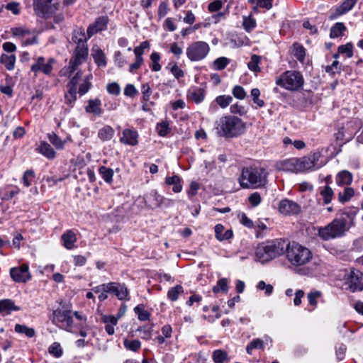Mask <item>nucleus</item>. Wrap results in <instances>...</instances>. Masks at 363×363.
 <instances>
[{
	"mask_svg": "<svg viewBox=\"0 0 363 363\" xmlns=\"http://www.w3.org/2000/svg\"><path fill=\"white\" fill-rule=\"evenodd\" d=\"M99 174L101 175L104 181L108 184L112 182L113 171L112 169L102 166L99 168Z\"/></svg>",
	"mask_w": 363,
	"mask_h": 363,
	"instance_id": "obj_41",
	"label": "nucleus"
},
{
	"mask_svg": "<svg viewBox=\"0 0 363 363\" xmlns=\"http://www.w3.org/2000/svg\"><path fill=\"white\" fill-rule=\"evenodd\" d=\"M242 25L247 31H250L255 28L256 21L251 17V16H249L247 17H244Z\"/></svg>",
	"mask_w": 363,
	"mask_h": 363,
	"instance_id": "obj_58",
	"label": "nucleus"
},
{
	"mask_svg": "<svg viewBox=\"0 0 363 363\" xmlns=\"http://www.w3.org/2000/svg\"><path fill=\"white\" fill-rule=\"evenodd\" d=\"M232 92L235 98L240 100L244 99L246 96V92L245 91L244 89L239 85L234 86Z\"/></svg>",
	"mask_w": 363,
	"mask_h": 363,
	"instance_id": "obj_63",
	"label": "nucleus"
},
{
	"mask_svg": "<svg viewBox=\"0 0 363 363\" xmlns=\"http://www.w3.org/2000/svg\"><path fill=\"white\" fill-rule=\"evenodd\" d=\"M206 96V91L202 88L194 87L188 92V96L196 104L203 101Z\"/></svg>",
	"mask_w": 363,
	"mask_h": 363,
	"instance_id": "obj_25",
	"label": "nucleus"
},
{
	"mask_svg": "<svg viewBox=\"0 0 363 363\" xmlns=\"http://www.w3.org/2000/svg\"><path fill=\"white\" fill-rule=\"evenodd\" d=\"M63 245L65 248L71 250L74 248V244L77 242L76 234L71 230L65 232L61 237Z\"/></svg>",
	"mask_w": 363,
	"mask_h": 363,
	"instance_id": "obj_23",
	"label": "nucleus"
},
{
	"mask_svg": "<svg viewBox=\"0 0 363 363\" xmlns=\"http://www.w3.org/2000/svg\"><path fill=\"white\" fill-rule=\"evenodd\" d=\"M349 230L347 222L344 218H337L327 225L318 229V236L324 240H329L345 235Z\"/></svg>",
	"mask_w": 363,
	"mask_h": 363,
	"instance_id": "obj_4",
	"label": "nucleus"
},
{
	"mask_svg": "<svg viewBox=\"0 0 363 363\" xmlns=\"http://www.w3.org/2000/svg\"><path fill=\"white\" fill-rule=\"evenodd\" d=\"M73 55L86 60L88 56V47L86 43L77 45Z\"/></svg>",
	"mask_w": 363,
	"mask_h": 363,
	"instance_id": "obj_45",
	"label": "nucleus"
},
{
	"mask_svg": "<svg viewBox=\"0 0 363 363\" xmlns=\"http://www.w3.org/2000/svg\"><path fill=\"white\" fill-rule=\"evenodd\" d=\"M337 51L340 54H346L347 57L350 58L353 56V45L352 43H347L345 45H340Z\"/></svg>",
	"mask_w": 363,
	"mask_h": 363,
	"instance_id": "obj_52",
	"label": "nucleus"
},
{
	"mask_svg": "<svg viewBox=\"0 0 363 363\" xmlns=\"http://www.w3.org/2000/svg\"><path fill=\"white\" fill-rule=\"evenodd\" d=\"M15 331L18 333L25 334L28 337H33L35 335V331L32 328H28L25 325L16 324Z\"/></svg>",
	"mask_w": 363,
	"mask_h": 363,
	"instance_id": "obj_35",
	"label": "nucleus"
},
{
	"mask_svg": "<svg viewBox=\"0 0 363 363\" xmlns=\"http://www.w3.org/2000/svg\"><path fill=\"white\" fill-rule=\"evenodd\" d=\"M92 56L94 57V62L99 67H105L106 65L105 54L99 48H93Z\"/></svg>",
	"mask_w": 363,
	"mask_h": 363,
	"instance_id": "obj_29",
	"label": "nucleus"
},
{
	"mask_svg": "<svg viewBox=\"0 0 363 363\" xmlns=\"http://www.w3.org/2000/svg\"><path fill=\"white\" fill-rule=\"evenodd\" d=\"M55 62V60L52 57L46 60L44 57L40 56L35 59V62L31 65L30 70L35 76H37L40 72L49 76L52 72Z\"/></svg>",
	"mask_w": 363,
	"mask_h": 363,
	"instance_id": "obj_10",
	"label": "nucleus"
},
{
	"mask_svg": "<svg viewBox=\"0 0 363 363\" xmlns=\"http://www.w3.org/2000/svg\"><path fill=\"white\" fill-rule=\"evenodd\" d=\"M108 292L114 294L119 300H125L128 296V290L124 284L110 282Z\"/></svg>",
	"mask_w": 363,
	"mask_h": 363,
	"instance_id": "obj_18",
	"label": "nucleus"
},
{
	"mask_svg": "<svg viewBox=\"0 0 363 363\" xmlns=\"http://www.w3.org/2000/svg\"><path fill=\"white\" fill-rule=\"evenodd\" d=\"M165 183L167 185H173L172 190L175 193H179L182 189V186L181 184V179L178 175H174L172 177H166Z\"/></svg>",
	"mask_w": 363,
	"mask_h": 363,
	"instance_id": "obj_33",
	"label": "nucleus"
},
{
	"mask_svg": "<svg viewBox=\"0 0 363 363\" xmlns=\"http://www.w3.org/2000/svg\"><path fill=\"white\" fill-rule=\"evenodd\" d=\"M87 39L89 38H86L83 29L76 30L73 32L72 40L77 45L86 43Z\"/></svg>",
	"mask_w": 363,
	"mask_h": 363,
	"instance_id": "obj_34",
	"label": "nucleus"
},
{
	"mask_svg": "<svg viewBox=\"0 0 363 363\" xmlns=\"http://www.w3.org/2000/svg\"><path fill=\"white\" fill-rule=\"evenodd\" d=\"M48 351L51 354L54 355L55 357H60L62 354L61 346L58 342L52 343L50 346Z\"/></svg>",
	"mask_w": 363,
	"mask_h": 363,
	"instance_id": "obj_60",
	"label": "nucleus"
},
{
	"mask_svg": "<svg viewBox=\"0 0 363 363\" xmlns=\"http://www.w3.org/2000/svg\"><path fill=\"white\" fill-rule=\"evenodd\" d=\"M303 78L301 72L286 71L276 79V84L287 90L296 91L303 85Z\"/></svg>",
	"mask_w": 363,
	"mask_h": 363,
	"instance_id": "obj_6",
	"label": "nucleus"
},
{
	"mask_svg": "<svg viewBox=\"0 0 363 363\" xmlns=\"http://www.w3.org/2000/svg\"><path fill=\"white\" fill-rule=\"evenodd\" d=\"M101 104V103L100 99H91L88 101V105L85 107V111L86 113H92L95 116H100L102 113Z\"/></svg>",
	"mask_w": 363,
	"mask_h": 363,
	"instance_id": "obj_27",
	"label": "nucleus"
},
{
	"mask_svg": "<svg viewBox=\"0 0 363 363\" xmlns=\"http://www.w3.org/2000/svg\"><path fill=\"white\" fill-rule=\"evenodd\" d=\"M184 292L183 287L181 285H177L170 288L167 292V297L172 301L178 299L179 295Z\"/></svg>",
	"mask_w": 363,
	"mask_h": 363,
	"instance_id": "obj_37",
	"label": "nucleus"
},
{
	"mask_svg": "<svg viewBox=\"0 0 363 363\" xmlns=\"http://www.w3.org/2000/svg\"><path fill=\"white\" fill-rule=\"evenodd\" d=\"M212 359L214 363H223L228 359V353L222 350H216L213 352Z\"/></svg>",
	"mask_w": 363,
	"mask_h": 363,
	"instance_id": "obj_36",
	"label": "nucleus"
},
{
	"mask_svg": "<svg viewBox=\"0 0 363 363\" xmlns=\"http://www.w3.org/2000/svg\"><path fill=\"white\" fill-rule=\"evenodd\" d=\"M101 320L105 323V330L109 335H112L114 334V326L118 323V318L114 315H104L101 318Z\"/></svg>",
	"mask_w": 363,
	"mask_h": 363,
	"instance_id": "obj_22",
	"label": "nucleus"
},
{
	"mask_svg": "<svg viewBox=\"0 0 363 363\" xmlns=\"http://www.w3.org/2000/svg\"><path fill=\"white\" fill-rule=\"evenodd\" d=\"M35 172L33 170L29 169L26 170L23 176V183L26 186L28 187L31 185V182L33 179L35 178Z\"/></svg>",
	"mask_w": 363,
	"mask_h": 363,
	"instance_id": "obj_57",
	"label": "nucleus"
},
{
	"mask_svg": "<svg viewBox=\"0 0 363 363\" xmlns=\"http://www.w3.org/2000/svg\"><path fill=\"white\" fill-rule=\"evenodd\" d=\"M52 0H33V9L35 13L42 18H49L56 8L50 5Z\"/></svg>",
	"mask_w": 363,
	"mask_h": 363,
	"instance_id": "obj_12",
	"label": "nucleus"
},
{
	"mask_svg": "<svg viewBox=\"0 0 363 363\" xmlns=\"http://www.w3.org/2000/svg\"><path fill=\"white\" fill-rule=\"evenodd\" d=\"M141 338L144 340H150L152 337V327L145 325L138 329Z\"/></svg>",
	"mask_w": 363,
	"mask_h": 363,
	"instance_id": "obj_55",
	"label": "nucleus"
},
{
	"mask_svg": "<svg viewBox=\"0 0 363 363\" xmlns=\"http://www.w3.org/2000/svg\"><path fill=\"white\" fill-rule=\"evenodd\" d=\"M319 157V153L315 152L308 156L298 158V172H303L305 171L319 168L320 165L318 164Z\"/></svg>",
	"mask_w": 363,
	"mask_h": 363,
	"instance_id": "obj_11",
	"label": "nucleus"
},
{
	"mask_svg": "<svg viewBox=\"0 0 363 363\" xmlns=\"http://www.w3.org/2000/svg\"><path fill=\"white\" fill-rule=\"evenodd\" d=\"M37 150L49 160H53L56 156L54 149L45 141L40 143Z\"/></svg>",
	"mask_w": 363,
	"mask_h": 363,
	"instance_id": "obj_24",
	"label": "nucleus"
},
{
	"mask_svg": "<svg viewBox=\"0 0 363 363\" xmlns=\"http://www.w3.org/2000/svg\"><path fill=\"white\" fill-rule=\"evenodd\" d=\"M294 54L296 59L301 62H303L306 56L305 48L297 43L294 44Z\"/></svg>",
	"mask_w": 363,
	"mask_h": 363,
	"instance_id": "obj_51",
	"label": "nucleus"
},
{
	"mask_svg": "<svg viewBox=\"0 0 363 363\" xmlns=\"http://www.w3.org/2000/svg\"><path fill=\"white\" fill-rule=\"evenodd\" d=\"M135 313L138 315V319L142 321L149 320L150 314L147 311L145 310L143 305H138L134 308Z\"/></svg>",
	"mask_w": 363,
	"mask_h": 363,
	"instance_id": "obj_43",
	"label": "nucleus"
},
{
	"mask_svg": "<svg viewBox=\"0 0 363 363\" xmlns=\"http://www.w3.org/2000/svg\"><path fill=\"white\" fill-rule=\"evenodd\" d=\"M228 291V281L226 278H222L219 279L217 284L213 286V291L215 294L222 291L223 293H227Z\"/></svg>",
	"mask_w": 363,
	"mask_h": 363,
	"instance_id": "obj_38",
	"label": "nucleus"
},
{
	"mask_svg": "<svg viewBox=\"0 0 363 363\" xmlns=\"http://www.w3.org/2000/svg\"><path fill=\"white\" fill-rule=\"evenodd\" d=\"M20 308L15 305L14 302L11 299H4L0 301V313L3 315L10 314L12 311H19Z\"/></svg>",
	"mask_w": 363,
	"mask_h": 363,
	"instance_id": "obj_21",
	"label": "nucleus"
},
{
	"mask_svg": "<svg viewBox=\"0 0 363 363\" xmlns=\"http://www.w3.org/2000/svg\"><path fill=\"white\" fill-rule=\"evenodd\" d=\"M150 60L152 62L151 69L154 72H158L161 69V65L159 63L160 60V55L159 53L154 52L150 55Z\"/></svg>",
	"mask_w": 363,
	"mask_h": 363,
	"instance_id": "obj_54",
	"label": "nucleus"
},
{
	"mask_svg": "<svg viewBox=\"0 0 363 363\" xmlns=\"http://www.w3.org/2000/svg\"><path fill=\"white\" fill-rule=\"evenodd\" d=\"M16 57L14 55L2 54L0 57V62L4 65L8 70H13L15 67Z\"/></svg>",
	"mask_w": 363,
	"mask_h": 363,
	"instance_id": "obj_32",
	"label": "nucleus"
},
{
	"mask_svg": "<svg viewBox=\"0 0 363 363\" xmlns=\"http://www.w3.org/2000/svg\"><path fill=\"white\" fill-rule=\"evenodd\" d=\"M264 342L259 338L254 339L252 340L246 347V351L248 354H252L253 350L263 349Z\"/></svg>",
	"mask_w": 363,
	"mask_h": 363,
	"instance_id": "obj_44",
	"label": "nucleus"
},
{
	"mask_svg": "<svg viewBox=\"0 0 363 363\" xmlns=\"http://www.w3.org/2000/svg\"><path fill=\"white\" fill-rule=\"evenodd\" d=\"M272 1L273 0H257V6L253 8V11L255 12H257L259 7L264 8L267 10L270 9L272 7Z\"/></svg>",
	"mask_w": 363,
	"mask_h": 363,
	"instance_id": "obj_59",
	"label": "nucleus"
},
{
	"mask_svg": "<svg viewBox=\"0 0 363 363\" xmlns=\"http://www.w3.org/2000/svg\"><path fill=\"white\" fill-rule=\"evenodd\" d=\"M10 274L16 282L25 283L31 277L29 273L28 266L26 264H22L19 267L11 268Z\"/></svg>",
	"mask_w": 363,
	"mask_h": 363,
	"instance_id": "obj_13",
	"label": "nucleus"
},
{
	"mask_svg": "<svg viewBox=\"0 0 363 363\" xmlns=\"http://www.w3.org/2000/svg\"><path fill=\"white\" fill-rule=\"evenodd\" d=\"M210 47L204 41H196L191 43L186 50L188 59L192 62L203 60L208 54Z\"/></svg>",
	"mask_w": 363,
	"mask_h": 363,
	"instance_id": "obj_8",
	"label": "nucleus"
},
{
	"mask_svg": "<svg viewBox=\"0 0 363 363\" xmlns=\"http://www.w3.org/2000/svg\"><path fill=\"white\" fill-rule=\"evenodd\" d=\"M150 43L148 41H143L140 43V45L138 47H135L134 49V53L135 55V57H143V55L144 53V50L145 49L149 48Z\"/></svg>",
	"mask_w": 363,
	"mask_h": 363,
	"instance_id": "obj_61",
	"label": "nucleus"
},
{
	"mask_svg": "<svg viewBox=\"0 0 363 363\" xmlns=\"http://www.w3.org/2000/svg\"><path fill=\"white\" fill-rule=\"evenodd\" d=\"M347 283L352 291L363 289V274L358 270H352L348 274Z\"/></svg>",
	"mask_w": 363,
	"mask_h": 363,
	"instance_id": "obj_14",
	"label": "nucleus"
},
{
	"mask_svg": "<svg viewBox=\"0 0 363 363\" xmlns=\"http://www.w3.org/2000/svg\"><path fill=\"white\" fill-rule=\"evenodd\" d=\"M92 77V76L88 75L84 79L83 83L79 85L78 93L80 96H82L87 93L91 86V83L89 82V79Z\"/></svg>",
	"mask_w": 363,
	"mask_h": 363,
	"instance_id": "obj_50",
	"label": "nucleus"
},
{
	"mask_svg": "<svg viewBox=\"0 0 363 363\" xmlns=\"http://www.w3.org/2000/svg\"><path fill=\"white\" fill-rule=\"evenodd\" d=\"M286 241L282 239L268 240L259 244L255 250L257 260L264 263L281 255L286 250Z\"/></svg>",
	"mask_w": 363,
	"mask_h": 363,
	"instance_id": "obj_2",
	"label": "nucleus"
},
{
	"mask_svg": "<svg viewBox=\"0 0 363 363\" xmlns=\"http://www.w3.org/2000/svg\"><path fill=\"white\" fill-rule=\"evenodd\" d=\"M357 1V0H345L342 4L336 9L335 13L330 15V18L335 19L337 16L346 13L354 6Z\"/></svg>",
	"mask_w": 363,
	"mask_h": 363,
	"instance_id": "obj_19",
	"label": "nucleus"
},
{
	"mask_svg": "<svg viewBox=\"0 0 363 363\" xmlns=\"http://www.w3.org/2000/svg\"><path fill=\"white\" fill-rule=\"evenodd\" d=\"M267 176V173L262 167H244L238 182L243 189H257L265 185Z\"/></svg>",
	"mask_w": 363,
	"mask_h": 363,
	"instance_id": "obj_3",
	"label": "nucleus"
},
{
	"mask_svg": "<svg viewBox=\"0 0 363 363\" xmlns=\"http://www.w3.org/2000/svg\"><path fill=\"white\" fill-rule=\"evenodd\" d=\"M124 347L130 351L137 352L141 346V343L138 340H128L125 339L123 341Z\"/></svg>",
	"mask_w": 363,
	"mask_h": 363,
	"instance_id": "obj_47",
	"label": "nucleus"
},
{
	"mask_svg": "<svg viewBox=\"0 0 363 363\" xmlns=\"http://www.w3.org/2000/svg\"><path fill=\"white\" fill-rule=\"evenodd\" d=\"M143 200L145 206L152 209L159 208L163 204L166 206H169L173 203L172 200L165 199L164 196L159 194L156 190H152L146 194L143 197Z\"/></svg>",
	"mask_w": 363,
	"mask_h": 363,
	"instance_id": "obj_9",
	"label": "nucleus"
},
{
	"mask_svg": "<svg viewBox=\"0 0 363 363\" xmlns=\"http://www.w3.org/2000/svg\"><path fill=\"white\" fill-rule=\"evenodd\" d=\"M245 123L242 120L235 116H224L215 122L214 130L218 137L233 138L243 134L245 131Z\"/></svg>",
	"mask_w": 363,
	"mask_h": 363,
	"instance_id": "obj_1",
	"label": "nucleus"
},
{
	"mask_svg": "<svg viewBox=\"0 0 363 363\" xmlns=\"http://www.w3.org/2000/svg\"><path fill=\"white\" fill-rule=\"evenodd\" d=\"M298 158L293 157L276 163V169L278 171L291 172L298 173Z\"/></svg>",
	"mask_w": 363,
	"mask_h": 363,
	"instance_id": "obj_17",
	"label": "nucleus"
},
{
	"mask_svg": "<svg viewBox=\"0 0 363 363\" xmlns=\"http://www.w3.org/2000/svg\"><path fill=\"white\" fill-rule=\"evenodd\" d=\"M114 130L110 125H105L98 132V137L103 141L110 140L114 135Z\"/></svg>",
	"mask_w": 363,
	"mask_h": 363,
	"instance_id": "obj_30",
	"label": "nucleus"
},
{
	"mask_svg": "<svg viewBox=\"0 0 363 363\" xmlns=\"http://www.w3.org/2000/svg\"><path fill=\"white\" fill-rule=\"evenodd\" d=\"M108 18L107 16H100L87 28L88 38H90L98 32L104 30L107 28Z\"/></svg>",
	"mask_w": 363,
	"mask_h": 363,
	"instance_id": "obj_15",
	"label": "nucleus"
},
{
	"mask_svg": "<svg viewBox=\"0 0 363 363\" xmlns=\"http://www.w3.org/2000/svg\"><path fill=\"white\" fill-rule=\"evenodd\" d=\"M230 63V60L225 57H220L216 59L213 63L215 70H223Z\"/></svg>",
	"mask_w": 363,
	"mask_h": 363,
	"instance_id": "obj_46",
	"label": "nucleus"
},
{
	"mask_svg": "<svg viewBox=\"0 0 363 363\" xmlns=\"http://www.w3.org/2000/svg\"><path fill=\"white\" fill-rule=\"evenodd\" d=\"M138 133L130 129H125L123 131V136L121 142L125 145H136L138 144Z\"/></svg>",
	"mask_w": 363,
	"mask_h": 363,
	"instance_id": "obj_20",
	"label": "nucleus"
},
{
	"mask_svg": "<svg viewBox=\"0 0 363 363\" xmlns=\"http://www.w3.org/2000/svg\"><path fill=\"white\" fill-rule=\"evenodd\" d=\"M251 96L252 97L253 102L257 105L259 107H263L264 106V102L262 99H260L259 97L260 96V91L257 88H254L251 90Z\"/></svg>",
	"mask_w": 363,
	"mask_h": 363,
	"instance_id": "obj_56",
	"label": "nucleus"
},
{
	"mask_svg": "<svg viewBox=\"0 0 363 363\" xmlns=\"http://www.w3.org/2000/svg\"><path fill=\"white\" fill-rule=\"evenodd\" d=\"M233 100L232 96L226 95H220L216 98L215 102L222 108H225L230 105Z\"/></svg>",
	"mask_w": 363,
	"mask_h": 363,
	"instance_id": "obj_49",
	"label": "nucleus"
},
{
	"mask_svg": "<svg viewBox=\"0 0 363 363\" xmlns=\"http://www.w3.org/2000/svg\"><path fill=\"white\" fill-rule=\"evenodd\" d=\"M85 59L80 58L79 57L72 55L69 60V63L67 67H65L62 71L61 73L62 74H66L67 73L72 74L73 73L79 65H80L82 62L85 61Z\"/></svg>",
	"mask_w": 363,
	"mask_h": 363,
	"instance_id": "obj_26",
	"label": "nucleus"
},
{
	"mask_svg": "<svg viewBox=\"0 0 363 363\" xmlns=\"http://www.w3.org/2000/svg\"><path fill=\"white\" fill-rule=\"evenodd\" d=\"M51 320L57 327L69 332L73 330L72 313L69 309L57 308L52 312Z\"/></svg>",
	"mask_w": 363,
	"mask_h": 363,
	"instance_id": "obj_7",
	"label": "nucleus"
},
{
	"mask_svg": "<svg viewBox=\"0 0 363 363\" xmlns=\"http://www.w3.org/2000/svg\"><path fill=\"white\" fill-rule=\"evenodd\" d=\"M320 194L323 198L324 203L328 204L332 201L333 191L328 185H325L322 189H320Z\"/></svg>",
	"mask_w": 363,
	"mask_h": 363,
	"instance_id": "obj_40",
	"label": "nucleus"
},
{
	"mask_svg": "<svg viewBox=\"0 0 363 363\" xmlns=\"http://www.w3.org/2000/svg\"><path fill=\"white\" fill-rule=\"evenodd\" d=\"M347 30L343 23L337 22L335 23L330 28V37L331 38H338L343 35V33Z\"/></svg>",
	"mask_w": 363,
	"mask_h": 363,
	"instance_id": "obj_31",
	"label": "nucleus"
},
{
	"mask_svg": "<svg viewBox=\"0 0 363 363\" xmlns=\"http://www.w3.org/2000/svg\"><path fill=\"white\" fill-rule=\"evenodd\" d=\"M261 61V57L257 55H253L251 57L250 61L247 64L248 68L255 72H259L261 69L259 64Z\"/></svg>",
	"mask_w": 363,
	"mask_h": 363,
	"instance_id": "obj_42",
	"label": "nucleus"
},
{
	"mask_svg": "<svg viewBox=\"0 0 363 363\" xmlns=\"http://www.w3.org/2000/svg\"><path fill=\"white\" fill-rule=\"evenodd\" d=\"M157 133L160 136H165L169 132V123L167 121H162L157 126Z\"/></svg>",
	"mask_w": 363,
	"mask_h": 363,
	"instance_id": "obj_62",
	"label": "nucleus"
},
{
	"mask_svg": "<svg viewBox=\"0 0 363 363\" xmlns=\"http://www.w3.org/2000/svg\"><path fill=\"white\" fill-rule=\"evenodd\" d=\"M77 90L69 88L67 89V92L65 94V103L72 106V104L75 102L77 100Z\"/></svg>",
	"mask_w": 363,
	"mask_h": 363,
	"instance_id": "obj_53",
	"label": "nucleus"
},
{
	"mask_svg": "<svg viewBox=\"0 0 363 363\" xmlns=\"http://www.w3.org/2000/svg\"><path fill=\"white\" fill-rule=\"evenodd\" d=\"M48 140L57 149H62L64 142L54 132L48 135Z\"/></svg>",
	"mask_w": 363,
	"mask_h": 363,
	"instance_id": "obj_48",
	"label": "nucleus"
},
{
	"mask_svg": "<svg viewBox=\"0 0 363 363\" xmlns=\"http://www.w3.org/2000/svg\"><path fill=\"white\" fill-rule=\"evenodd\" d=\"M352 174L347 170L340 172L336 177V183L338 186L350 185L352 182Z\"/></svg>",
	"mask_w": 363,
	"mask_h": 363,
	"instance_id": "obj_28",
	"label": "nucleus"
},
{
	"mask_svg": "<svg viewBox=\"0 0 363 363\" xmlns=\"http://www.w3.org/2000/svg\"><path fill=\"white\" fill-rule=\"evenodd\" d=\"M286 255L288 261L294 266L303 265L312 258L309 249L296 242H287Z\"/></svg>",
	"mask_w": 363,
	"mask_h": 363,
	"instance_id": "obj_5",
	"label": "nucleus"
},
{
	"mask_svg": "<svg viewBox=\"0 0 363 363\" xmlns=\"http://www.w3.org/2000/svg\"><path fill=\"white\" fill-rule=\"evenodd\" d=\"M107 91L113 95L118 96L121 92V88L118 83L112 82L107 85Z\"/></svg>",
	"mask_w": 363,
	"mask_h": 363,
	"instance_id": "obj_64",
	"label": "nucleus"
},
{
	"mask_svg": "<svg viewBox=\"0 0 363 363\" xmlns=\"http://www.w3.org/2000/svg\"><path fill=\"white\" fill-rule=\"evenodd\" d=\"M354 194V191L351 187L345 188L342 192H340L338 194V200L341 203H345L348 201Z\"/></svg>",
	"mask_w": 363,
	"mask_h": 363,
	"instance_id": "obj_39",
	"label": "nucleus"
},
{
	"mask_svg": "<svg viewBox=\"0 0 363 363\" xmlns=\"http://www.w3.org/2000/svg\"><path fill=\"white\" fill-rule=\"evenodd\" d=\"M279 211L285 215L298 214L301 211V207L296 202L285 199L280 201Z\"/></svg>",
	"mask_w": 363,
	"mask_h": 363,
	"instance_id": "obj_16",
	"label": "nucleus"
}]
</instances>
